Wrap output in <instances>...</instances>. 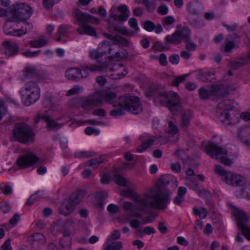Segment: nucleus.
<instances>
[{
    "instance_id": "nucleus-1",
    "label": "nucleus",
    "mask_w": 250,
    "mask_h": 250,
    "mask_svg": "<svg viewBox=\"0 0 250 250\" xmlns=\"http://www.w3.org/2000/svg\"><path fill=\"white\" fill-rule=\"evenodd\" d=\"M160 182L162 188L158 190L154 195L146 193L143 196H135L134 201L136 204L135 207L129 202L123 203L124 208L131 211V216L139 218L143 217L141 213L136 212L135 210L145 212L148 208L163 209L167 207L172 191L177 187V182L175 177L167 175H162Z\"/></svg>"
},
{
    "instance_id": "nucleus-2",
    "label": "nucleus",
    "mask_w": 250,
    "mask_h": 250,
    "mask_svg": "<svg viewBox=\"0 0 250 250\" xmlns=\"http://www.w3.org/2000/svg\"><path fill=\"white\" fill-rule=\"evenodd\" d=\"M74 18L78 25L81 27L78 28L77 31L80 35L87 34L89 36H96V31L88 23L98 24L99 20L89 14L83 13L79 9H76L74 13Z\"/></svg>"
},
{
    "instance_id": "nucleus-3",
    "label": "nucleus",
    "mask_w": 250,
    "mask_h": 250,
    "mask_svg": "<svg viewBox=\"0 0 250 250\" xmlns=\"http://www.w3.org/2000/svg\"><path fill=\"white\" fill-rule=\"evenodd\" d=\"M12 132L15 140L21 143L29 144L34 141V132L31 127L25 123L16 124Z\"/></svg>"
},
{
    "instance_id": "nucleus-4",
    "label": "nucleus",
    "mask_w": 250,
    "mask_h": 250,
    "mask_svg": "<svg viewBox=\"0 0 250 250\" xmlns=\"http://www.w3.org/2000/svg\"><path fill=\"white\" fill-rule=\"evenodd\" d=\"M232 101L227 99L221 101L218 104L217 112L218 120L226 125L235 124L236 122L228 112V110H232L234 108Z\"/></svg>"
},
{
    "instance_id": "nucleus-5",
    "label": "nucleus",
    "mask_w": 250,
    "mask_h": 250,
    "mask_svg": "<svg viewBox=\"0 0 250 250\" xmlns=\"http://www.w3.org/2000/svg\"><path fill=\"white\" fill-rule=\"evenodd\" d=\"M118 106L134 114H139L142 112V105L139 98L132 96H123L117 101Z\"/></svg>"
},
{
    "instance_id": "nucleus-6",
    "label": "nucleus",
    "mask_w": 250,
    "mask_h": 250,
    "mask_svg": "<svg viewBox=\"0 0 250 250\" xmlns=\"http://www.w3.org/2000/svg\"><path fill=\"white\" fill-rule=\"evenodd\" d=\"M205 151L212 158L219 159L220 163L226 166H230L232 164L231 160L227 158V151L218 146L214 142H210L205 148Z\"/></svg>"
},
{
    "instance_id": "nucleus-7",
    "label": "nucleus",
    "mask_w": 250,
    "mask_h": 250,
    "mask_svg": "<svg viewBox=\"0 0 250 250\" xmlns=\"http://www.w3.org/2000/svg\"><path fill=\"white\" fill-rule=\"evenodd\" d=\"M12 17L8 21H14L16 20L25 21L30 18L33 13L32 8L24 3L15 5L11 9Z\"/></svg>"
},
{
    "instance_id": "nucleus-8",
    "label": "nucleus",
    "mask_w": 250,
    "mask_h": 250,
    "mask_svg": "<svg viewBox=\"0 0 250 250\" xmlns=\"http://www.w3.org/2000/svg\"><path fill=\"white\" fill-rule=\"evenodd\" d=\"M233 215L236 218L237 228L241 231L243 235L250 241V227L249 219L246 213L240 210H235Z\"/></svg>"
},
{
    "instance_id": "nucleus-9",
    "label": "nucleus",
    "mask_w": 250,
    "mask_h": 250,
    "mask_svg": "<svg viewBox=\"0 0 250 250\" xmlns=\"http://www.w3.org/2000/svg\"><path fill=\"white\" fill-rule=\"evenodd\" d=\"M124 66V65L120 63H115L112 66H108L106 62H104L99 65L92 64L90 66L83 65L81 66L80 70V78H86L88 75V71H103L108 68L110 71H115Z\"/></svg>"
},
{
    "instance_id": "nucleus-10",
    "label": "nucleus",
    "mask_w": 250,
    "mask_h": 250,
    "mask_svg": "<svg viewBox=\"0 0 250 250\" xmlns=\"http://www.w3.org/2000/svg\"><path fill=\"white\" fill-rule=\"evenodd\" d=\"M129 11L126 5H122L118 8L112 7L109 11V16L115 21H126L129 17Z\"/></svg>"
},
{
    "instance_id": "nucleus-11",
    "label": "nucleus",
    "mask_w": 250,
    "mask_h": 250,
    "mask_svg": "<svg viewBox=\"0 0 250 250\" xmlns=\"http://www.w3.org/2000/svg\"><path fill=\"white\" fill-rule=\"evenodd\" d=\"M39 158L30 151H27L20 156L16 161L17 165L21 168H25L32 167L35 164Z\"/></svg>"
},
{
    "instance_id": "nucleus-12",
    "label": "nucleus",
    "mask_w": 250,
    "mask_h": 250,
    "mask_svg": "<svg viewBox=\"0 0 250 250\" xmlns=\"http://www.w3.org/2000/svg\"><path fill=\"white\" fill-rule=\"evenodd\" d=\"M101 98L99 91L95 92L85 99L82 103L83 107L87 109L99 106L102 104Z\"/></svg>"
},
{
    "instance_id": "nucleus-13",
    "label": "nucleus",
    "mask_w": 250,
    "mask_h": 250,
    "mask_svg": "<svg viewBox=\"0 0 250 250\" xmlns=\"http://www.w3.org/2000/svg\"><path fill=\"white\" fill-rule=\"evenodd\" d=\"M170 98H172V100L167 107L168 108L172 114L176 115L182 111V105L179 101V96L176 93H171Z\"/></svg>"
},
{
    "instance_id": "nucleus-14",
    "label": "nucleus",
    "mask_w": 250,
    "mask_h": 250,
    "mask_svg": "<svg viewBox=\"0 0 250 250\" xmlns=\"http://www.w3.org/2000/svg\"><path fill=\"white\" fill-rule=\"evenodd\" d=\"M222 180L228 184L235 186H243L245 183L243 177L229 171L225 175V178H222Z\"/></svg>"
},
{
    "instance_id": "nucleus-15",
    "label": "nucleus",
    "mask_w": 250,
    "mask_h": 250,
    "mask_svg": "<svg viewBox=\"0 0 250 250\" xmlns=\"http://www.w3.org/2000/svg\"><path fill=\"white\" fill-rule=\"evenodd\" d=\"M40 119H42L47 124V127L49 129L58 130L62 126V124H59L55 120L51 119L48 115L39 113L37 118L35 120V123L37 124Z\"/></svg>"
},
{
    "instance_id": "nucleus-16",
    "label": "nucleus",
    "mask_w": 250,
    "mask_h": 250,
    "mask_svg": "<svg viewBox=\"0 0 250 250\" xmlns=\"http://www.w3.org/2000/svg\"><path fill=\"white\" fill-rule=\"evenodd\" d=\"M19 50V46L17 43L8 41L3 42L1 52L7 56H10L17 54Z\"/></svg>"
},
{
    "instance_id": "nucleus-17",
    "label": "nucleus",
    "mask_w": 250,
    "mask_h": 250,
    "mask_svg": "<svg viewBox=\"0 0 250 250\" xmlns=\"http://www.w3.org/2000/svg\"><path fill=\"white\" fill-rule=\"evenodd\" d=\"M75 207L70 200L66 199L59 207V212L64 216H68L74 211Z\"/></svg>"
},
{
    "instance_id": "nucleus-18",
    "label": "nucleus",
    "mask_w": 250,
    "mask_h": 250,
    "mask_svg": "<svg viewBox=\"0 0 250 250\" xmlns=\"http://www.w3.org/2000/svg\"><path fill=\"white\" fill-rule=\"evenodd\" d=\"M211 94L218 99L226 96L228 94V88L224 85H214L211 87Z\"/></svg>"
},
{
    "instance_id": "nucleus-19",
    "label": "nucleus",
    "mask_w": 250,
    "mask_h": 250,
    "mask_svg": "<svg viewBox=\"0 0 250 250\" xmlns=\"http://www.w3.org/2000/svg\"><path fill=\"white\" fill-rule=\"evenodd\" d=\"M118 47V46L116 44H110L108 41H104L99 45L98 49L103 56L104 55L106 54L107 52L109 55H112V51L116 50V48Z\"/></svg>"
},
{
    "instance_id": "nucleus-20",
    "label": "nucleus",
    "mask_w": 250,
    "mask_h": 250,
    "mask_svg": "<svg viewBox=\"0 0 250 250\" xmlns=\"http://www.w3.org/2000/svg\"><path fill=\"white\" fill-rule=\"evenodd\" d=\"M86 194L87 192L85 190L78 188L68 199L76 206L82 201Z\"/></svg>"
},
{
    "instance_id": "nucleus-21",
    "label": "nucleus",
    "mask_w": 250,
    "mask_h": 250,
    "mask_svg": "<svg viewBox=\"0 0 250 250\" xmlns=\"http://www.w3.org/2000/svg\"><path fill=\"white\" fill-rule=\"evenodd\" d=\"M193 117L192 112L189 110L185 111L182 114L180 125L183 129L187 130L189 128L190 125V121Z\"/></svg>"
},
{
    "instance_id": "nucleus-22",
    "label": "nucleus",
    "mask_w": 250,
    "mask_h": 250,
    "mask_svg": "<svg viewBox=\"0 0 250 250\" xmlns=\"http://www.w3.org/2000/svg\"><path fill=\"white\" fill-rule=\"evenodd\" d=\"M171 95V93L168 95L166 92H161L154 100V101L161 105L167 107L172 100V98H170Z\"/></svg>"
},
{
    "instance_id": "nucleus-23",
    "label": "nucleus",
    "mask_w": 250,
    "mask_h": 250,
    "mask_svg": "<svg viewBox=\"0 0 250 250\" xmlns=\"http://www.w3.org/2000/svg\"><path fill=\"white\" fill-rule=\"evenodd\" d=\"M188 12L194 15H197L201 13L202 5L198 1H191L187 5Z\"/></svg>"
},
{
    "instance_id": "nucleus-24",
    "label": "nucleus",
    "mask_w": 250,
    "mask_h": 250,
    "mask_svg": "<svg viewBox=\"0 0 250 250\" xmlns=\"http://www.w3.org/2000/svg\"><path fill=\"white\" fill-rule=\"evenodd\" d=\"M101 98V102L102 103L103 100L112 104L114 103L115 99L117 97V94L115 92L111 91L110 90H103L99 91Z\"/></svg>"
},
{
    "instance_id": "nucleus-25",
    "label": "nucleus",
    "mask_w": 250,
    "mask_h": 250,
    "mask_svg": "<svg viewBox=\"0 0 250 250\" xmlns=\"http://www.w3.org/2000/svg\"><path fill=\"white\" fill-rule=\"evenodd\" d=\"M81 72L80 68H71L65 71V75L69 80L78 81L80 79Z\"/></svg>"
},
{
    "instance_id": "nucleus-26",
    "label": "nucleus",
    "mask_w": 250,
    "mask_h": 250,
    "mask_svg": "<svg viewBox=\"0 0 250 250\" xmlns=\"http://www.w3.org/2000/svg\"><path fill=\"white\" fill-rule=\"evenodd\" d=\"M26 98L24 100V104L29 106L37 101L40 97V91L26 93Z\"/></svg>"
},
{
    "instance_id": "nucleus-27",
    "label": "nucleus",
    "mask_w": 250,
    "mask_h": 250,
    "mask_svg": "<svg viewBox=\"0 0 250 250\" xmlns=\"http://www.w3.org/2000/svg\"><path fill=\"white\" fill-rule=\"evenodd\" d=\"M23 76L21 77L22 81H24L26 78H34L37 76L38 72L35 67H26L23 72Z\"/></svg>"
},
{
    "instance_id": "nucleus-28",
    "label": "nucleus",
    "mask_w": 250,
    "mask_h": 250,
    "mask_svg": "<svg viewBox=\"0 0 250 250\" xmlns=\"http://www.w3.org/2000/svg\"><path fill=\"white\" fill-rule=\"evenodd\" d=\"M176 31L178 32V35L180 39H181V42L182 41L185 42L189 41L191 33L189 29L186 27H183L180 29L176 30Z\"/></svg>"
},
{
    "instance_id": "nucleus-29",
    "label": "nucleus",
    "mask_w": 250,
    "mask_h": 250,
    "mask_svg": "<svg viewBox=\"0 0 250 250\" xmlns=\"http://www.w3.org/2000/svg\"><path fill=\"white\" fill-rule=\"evenodd\" d=\"M178 33L176 30L172 35L167 36L165 39V43L166 45L180 44L181 43V39L178 37Z\"/></svg>"
},
{
    "instance_id": "nucleus-30",
    "label": "nucleus",
    "mask_w": 250,
    "mask_h": 250,
    "mask_svg": "<svg viewBox=\"0 0 250 250\" xmlns=\"http://www.w3.org/2000/svg\"><path fill=\"white\" fill-rule=\"evenodd\" d=\"M250 62V50L245 57H243L232 63V67L234 69H237L245 64Z\"/></svg>"
},
{
    "instance_id": "nucleus-31",
    "label": "nucleus",
    "mask_w": 250,
    "mask_h": 250,
    "mask_svg": "<svg viewBox=\"0 0 250 250\" xmlns=\"http://www.w3.org/2000/svg\"><path fill=\"white\" fill-rule=\"evenodd\" d=\"M27 241L30 243L38 242L42 245L45 244L46 242L44 236L41 233H35L30 235L28 238Z\"/></svg>"
},
{
    "instance_id": "nucleus-32",
    "label": "nucleus",
    "mask_w": 250,
    "mask_h": 250,
    "mask_svg": "<svg viewBox=\"0 0 250 250\" xmlns=\"http://www.w3.org/2000/svg\"><path fill=\"white\" fill-rule=\"evenodd\" d=\"M105 37L108 39L111 40L112 41H115L118 43L125 45V46H128L129 45V42L125 39L122 38L119 36H113L110 34L105 33L104 34Z\"/></svg>"
},
{
    "instance_id": "nucleus-33",
    "label": "nucleus",
    "mask_w": 250,
    "mask_h": 250,
    "mask_svg": "<svg viewBox=\"0 0 250 250\" xmlns=\"http://www.w3.org/2000/svg\"><path fill=\"white\" fill-rule=\"evenodd\" d=\"M106 247L103 250H120L123 248V244L120 241H106Z\"/></svg>"
},
{
    "instance_id": "nucleus-34",
    "label": "nucleus",
    "mask_w": 250,
    "mask_h": 250,
    "mask_svg": "<svg viewBox=\"0 0 250 250\" xmlns=\"http://www.w3.org/2000/svg\"><path fill=\"white\" fill-rule=\"evenodd\" d=\"M104 157L103 156H101L98 158L88 160L86 162V165L87 166L92 167L93 169H95L104 162Z\"/></svg>"
},
{
    "instance_id": "nucleus-35",
    "label": "nucleus",
    "mask_w": 250,
    "mask_h": 250,
    "mask_svg": "<svg viewBox=\"0 0 250 250\" xmlns=\"http://www.w3.org/2000/svg\"><path fill=\"white\" fill-rule=\"evenodd\" d=\"M26 93L30 92L40 91V88L37 83L34 81H29L25 84Z\"/></svg>"
},
{
    "instance_id": "nucleus-36",
    "label": "nucleus",
    "mask_w": 250,
    "mask_h": 250,
    "mask_svg": "<svg viewBox=\"0 0 250 250\" xmlns=\"http://www.w3.org/2000/svg\"><path fill=\"white\" fill-rule=\"evenodd\" d=\"M236 195L238 197H242L250 200V188H241L240 190L237 191Z\"/></svg>"
},
{
    "instance_id": "nucleus-37",
    "label": "nucleus",
    "mask_w": 250,
    "mask_h": 250,
    "mask_svg": "<svg viewBox=\"0 0 250 250\" xmlns=\"http://www.w3.org/2000/svg\"><path fill=\"white\" fill-rule=\"evenodd\" d=\"M143 2L148 12L152 13L155 10L156 7V0H143Z\"/></svg>"
},
{
    "instance_id": "nucleus-38",
    "label": "nucleus",
    "mask_w": 250,
    "mask_h": 250,
    "mask_svg": "<svg viewBox=\"0 0 250 250\" xmlns=\"http://www.w3.org/2000/svg\"><path fill=\"white\" fill-rule=\"evenodd\" d=\"M113 30L127 36H133L134 35V33L131 30L123 26H115L113 27Z\"/></svg>"
},
{
    "instance_id": "nucleus-39",
    "label": "nucleus",
    "mask_w": 250,
    "mask_h": 250,
    "mask_svg": "<svg viewBox=\"0 0 250 250\" xmlns=\"http://www.w3.org/2000/svg\"><path fill=\"white\" fill-rule=\"evenodd\" d=\"M246 134L245 130L239 129L237 132V137L242 143L247 146H250V136L249 138L245 139L244 136Z\"/></svg>"
},
{
    "instance_id": "nucleus-40",
    "label": "nucleus",
    "mask_w": 250,
    "mask_h": 250,
    "mask_svg": "<svg viewBox=\"0 0 250 250\" xmlns=\"http://www.w3.org/2000/svg\"><path fill=\"white\" fill-rule=\"evenodd\" d=\"M211 95H212L211 89L208 90L202 87L199 90V96L202 100H205L208 99Z\"/></svg>"
},
{
    "instance_id": "nucleus-41",
    "label": "nucleus",
    "mask_w": 250,
    "mask_h": 250,
    "mask_svg": "<svg viewBox=\"0 0 250 250\" xmlns=\"http://www.w3.org/2000/svg\"><path fill=\"white\" fill-rule=\"evenodd\" d=\"M60 243L61 248H60V250H71V240L70 238H68V240L61 238Z\"/></svg>"
},
{
    "instance_id": "nucleus-42",
    "label": "nucleus",
    "mask_w": 250,
    "mask_h": 250,
    "mask_svg": "<svg viewBox=\"0 0 250 250\" xmlns=\"http://www.w3.org/2000/svg\"><path fill=\"white\" fill-rule=\"evenodd\" d=\"M29 43L33 47L39 48L46 45L47 40L44 39H40L39 40L30 41Z\"/></svg>"
},
{
    "instance_id": "nucleus-43",
    "label": "nucleus",
    "mask_w": 250,
    "mask_h": 250,
    "mask_svg": "<svg viewBox=\"0 0 250 250\" xmlns=\"http://www.w3.org/2000/svg\"><path fill=\"white\" fill-rule=\"evenodd\" d=\"M161 92L154 87L150 86L146 90V95L147 97H151L154 100Z\"/></svg>"
},
{
    "instance_id": "nucleus-44",
    "label": "nucleus",
    "mask_w": 250,
    "mask_h": 250,
    "mask_svg": "<svg viewBox=\"0 0 250 250\" xmlns=\"http://www.w3.org/2000/svg\"><path fill=\"white\" fill-rule=\"evenodd\" d=\"M43 195L42 192L41 191H38L34 194L32 195L30 197L26 202V205L31 206L35 202L38 201L41 196Z\"/></svg>"
},
{
    "instance_id": "nucleus-45",
    "label": "nucleus",
    "mask_w": 250,
    "mask_h": 250,
    "mask_svg": "<svg viewBox=\"0 0 250 250\" xmlns=\"http://www.w3.org/2000/svg\"><path fill=\"white\" fill-rule=\"evenodd\" d=\"M113 180L115 183L119 186L125 187L126 186V181L125 179L118 174H114L113 177Z\"/></svg>"
},
{
    "instance_id": "nucleus-46",
    "label": "nucleus",
    "mask_w": 250,
    "mask_h": 250,
    "mask_svg": "<svg viewBox=\"0 0 250 250\" xmlns=\"http://www.w3.org/2000/svg\"><path fill=\"white\" fill-rule=\"evenodd\" d=\"M71 28V26L67 24H62L59 26L58 28V33L60 36H63L67 33L68 30Z\"/></svg>"
},
{
    "instance_id": "nucleus-47",
    "label": "nucleus",
    "mask_w": 250,
    "mask_h": 250,
    "mask_svg": "<svg viewBox=\"0 0 250 250\" xmlns=\"http://www.w3.org/2000/svg\"><path fill=\"white\" fill-rule=\"evenodd\" d=\"M95 155V153L90 151H81L75 154L76 157L88 158Z\"/></svg>"
},
{
    "instance_id": "nucleus-48",
    "label": "nucleus",
    "mask_w": 250,
    "mask_h": 250,
    "mask_svg": "<svg viewBox=\"0 0 250 250\" xmlns=\"http://www.w3.org/2000/svg\"><path fill=\"white\" fill-rule=\"evenodd\" d=\"M28 31L23 28V25L21 26V28L18 30H14L12 32H9L7 34L12 35L14 36H21L25 34Z\"/></svg>"
},
{
    "instance_id": "nucleus-49",
    "label": "nucleus",
    "mask_w": 250,
    "mask_h": 250,
    "mask_svg": "<svg viewBox=\"0 0 250 250\" xmlns=\"http://www.w3.org/2000/svg\"><path fill=\"white\" fill-rule=\"evenodd\" d=\"M121 237V233L118 230H114L110 236L107 239V242H110L117 239H119Z\"/></svg>"
},
{
    "instance_id": "nucleus-50",
    "label": "nucleus",
    "mask_w": 250,
    "mask_h": 250,
    "mask_svg": "<svg viewBox=\"0 0 250 250\" xmlns=\"http://www.w3.org/2000/svg\"><path fill=\"white\" fill-rule=\"evenodd\" d=\"M175 20L173 17L171 16H167L164 17L162 21V25L164 27L166 25H170L172 24Z\"/></svg>"
},
{
    "instance_id": "nucleus-51",
    "label": "nucleus",
    "mask_w": 250,
    "mask_h": 250,
    "mask_svg": "<svg viewBox=\"0 0 250 250\" xmlns=\"http://www.w3.org/2000/svg\"><path fill=\"white\" fill-rule=\"evenodd\" d=\"M188 22L190 25L195 28H199L204 26L203 22L197 19H189Z\"/></svg>"
},
{
    "instance_id": "nucleus-52",
    "label": "nucleus",
    "mask_w": 250,
    "mask_h": 250,
    "mask_svg": "<svg viewBox=\"0 0 250 250\" xmlns=\"http://www.w3.org/2000/svg\"><path fill=\"white\" fill-rule=\"evenodd\" d=\"M213 74L210 72H206L201 73L199 75V78L200 80L204 82L211 81V75Z\"/></svg>"
},
{
    "instance_id": "nucleus-53",
    "label": "nucleus",
    "mask_w": 250,
    "mask_h": 250,
    "mask_svg": "<svg viewBox=\"0 0 250 250\" xmlns=\"http://www.w3.org/2000/svg\"><path fill=\"white\" fill-rule=\"evenodd\" d=\"M58 2V0H43L42 5L44 8L48 9L52 8Z\"/></svg>"
},
{
    "instance_id": "nucleus-54",
    "label": "nucleus",
    "mask_w": 250,
    "mask_h": 250,
    "mask_svg": "<svg viewBox=\"0 0 250 250\" xmlns=\"http://www.w3.org/2000/svg\"><path fill=\"white\" fill-rule=\"evenodd\" d=\"M123 109L121 108H115L114 109H112L110 111V115L112 117H119L121 116H123L125 114V112L123 110Z\"/></svg>"
},
{
    "instance_id": "nucleus-55",
    "label": "nucleus",
    "mask_w": 250,
    "mask_h": 250,
    "mask_svg": "<svg viewBox=\"0 0 250 250\" xmlns=\"http://www.w3.org/2000/svg\"><path fill=\"white\" fill-rule=\"evenodd\" d=\"M152 48L159 51H163L169 49V48L165 46L160 42H156L154 43Z\"/></svg>"
},
{
    "instance_id": "nucleus-56",
    "label": "nucleus",
    "mask_w": 250,
    "mask_h": 250,
    "mask_svg": "<svg viewBox=\"0 0 250 250\" xmlns=\"http://www.w3.org/2000/svg\"><path fill=\"white\" fill-rule=\"evenodd\" d=\"M128 24L135 31L137 32L139 30L136 19L134 18H130L128 21Z\"/></svg>"
},
{
    "instance_id": "nucleus-57",
    "label": "nucleus",
    "mask_w": 250,
    "mask_h": 250,
    "mask_svg": "<svg viewBox=\"0 0 250 250\" xmlns=\"http://www.w3.org/2000/svg\"><path fill=\"white\" fill-rule=\"evenodd\" d=\"M188 74H186L176 77L173 80V81L172 82V85L176 86H178L179 83L185 81V80L188 77Z\"/></svg>"
},
{
    "instance_id": "nucleus-58",
    "label": "nucleus",
    "mask_w": 250,
    "mask_h": 250,
    "mask_svg": "<svg viewBox=\"0 0 250 250\" xmlns=\"http://www.w3.org/2000/svg\"><path fill=\"white\" fill-rule=\"evenodd\" d=\"M144 28L146 31L150 32L153 31L155 29V26L154 23L152 21H147L144 22Z\"/></svg>"
},
{
    "instance_id": "nucleus-59",
    "label": "nucleus",
    "mask_w": 250,
    "mask_h": 250,
    "mask_svg": "<svg viewBox=\"0 0 250 250\" xmlns=\"http://www.w3.org/2000/svg\"><path fill=\"white\" fill-rule=\"evenodd\" d=\"M89 56L93 59L98 60L100 58L102 57V56L100 52L99 49L96 50H91L89 52Z\"/></svg>"
},
{
    "instance_id": "nucleus-60",
    "label": "nucleus",
    "mask_w": 250,
    "mask_h": 250,
    "mask_svg": "<svg viewBox=\"0 0 250 250\" xmlns=\"http://www.w3.org/2000/svg\"><path fill=\"white\" fill-rule=\"evenodd\" d=\"M0 210L3 213L8 212L10 210V207L7 202H2L0 204Z\"/></svg>"
},
{
    "instance_id": "nucleus-61",
    "label": "nucleus",
    "mask_w": 250,
    "mask_h": 250,
    "mask_svg": "<svg viewBox=\"0 0 250 250\" xmlns=\"http://www.w3.org/2000/svg\"><path fill=\"white\" fill-rule=\"evenodd\" d=\"M215 171L216 173L219 174L222 176V178H225V175L228 173L229 171L225 170L222 167L219 165H217L215 167Z\"/></svg>"
},
{
    "instance_id": "nucleus-62",
    "label": "nucleus",
    "mask_w": 250,
    "mask_h": 250,
    "mask_svg": "<svg viewBox=\"0 0 250 250\" xmlns=\"http://www.w3.org/2000/svg\"><path fill=\"white\" fill-rule=\"evenodd\" d=\"M215 171L216 173L219 174L222 176V178H225V175L228 173L229 171L225 170L222 167L219 165H217L215 167Z\"/></svg>"
},
{
    "instance_id": "nucleus-63",
    "label": "nucleus",
    "mask_w": 250,
    "mask_h": 250,
    "mask_svg": "<svg viewBox=\"0 0 250 250\" xmlns=\"http://www.w3.org/2000/svg\"><path fill=\"white\" fill-rule=\"evenodd\" d=\"M169 132L172 134H175L178 132L177 126L172 122H168Z\"/></svg>"
},
{
    "instance_id": "nucleus-64",
    "label": "nucleus",
    "mask_w": 250,
    "mask_h": 250,
    "mask_svg": "<svg viewBox=\"0 0 250 250\" xmlns=\"http://www.w3.org/2000/svg\"><path fill=\"white\" fill-rule=\"evenodd\" d=\"M157 12L161 15H165L167 14L168 8L165 4H162L158 7Z\"/></svg>"
}]
</instances>
